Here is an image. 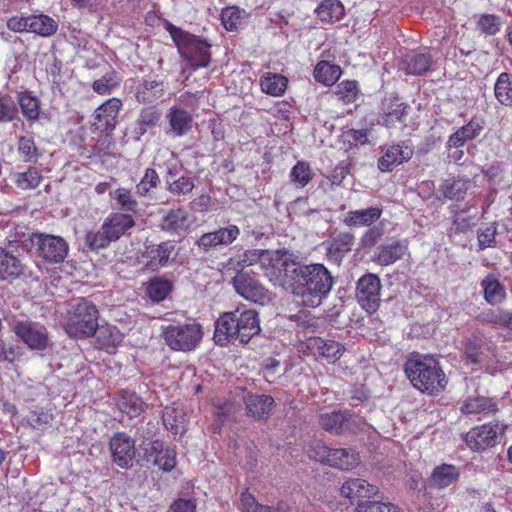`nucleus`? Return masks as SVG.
I'll return each instance as SVG.
<instances>
[{"label":"nucleus","mask_w":512,"mask_h":512,"mask_svg":"<svg viewBox=\"0 0 512 512\" xmlns=\"http://www.w3.org/2000/svg\"><path fill=\"white\" fill-rule=\"evenodd\" d=\"M354 512H399V509L392 503L380 501H361Z\"/></svg>","instance_id":"57"},{"label":"nucleus","mask_w":512,"mask_h":512,"mask_svg":"<svg viewBox=\"0 0 512 512\" xmlns=\"http://www.w3.org/2000/svg\"><path fill=\"white\" fill-rule=\"evenodd\" d=\"M159 183L160 178L157 172L154 169L148 168L136 186L137 192L142 196H146L151 189L156 188Z\"/></svg>","instance_id":"58"},{"label":"nucleus","mask_w":512,"mask_h":512,"mask_svg":"<svg viewBox=\"0 0 512 512\" xmlns=\"http://www.w3.org/2000/svg\"><path fill=\"white\" fill-rule=\"evenodd\" d=\"M231 283L236 293L248 301L263 305L270 299L268 290L249 271H238Z\"/></svg>","instance_id":"8"},{"label":"nucleus","mask_w":512,"mask_h":512,"mask_svg":"<svg viewBox=\"0 0 512 512\" xmlns=\"http://www.w3.org/2000/svg\"><path fill=\"white\" fill-rule=\"evenodd\" d=\"M478 218L477 215H471L466 212H461L455 215L453 226L456 232L464 233L476 225Z\"/></svg>","instance_id":"64"},{"label":"nucleus","mask_w":512,"mask_h":512,"mask_svg":"<svg viewBox=\"0 0 512 512\" xmlns=\"http://www.w3.org/2000/svg\"><path fill=\"white\" fill-rule=\"evenodd\" d=\"M458 476L459 473L455 466L443 464L434 469L430 482L436 488H445L454 483Z\"/></svg>","instance_id":"41"},{"label":"nucleus","mask_w":512,"mask_h":512,"mask_svg":"<svg viewBox=\"0 0 512 512\" xmlns=\"http://www.w3.org/2000/svg\"><path fill=\"white\" fill-rule=\"evenodd\" d=\"M381 214L382 210L378 207L353 210L346 214L343 222L348 227L370 226L380 218Z\"/></svg>","instance_id":"32"},{"label":"nucleus","mask_w":512,"mask_h":512,"mask_svg":"<svg viewBox=\"0 0 512 512\" xmlns=\"http://www.w3.org/2000/svg\"><path fill=\"white\" fill-rule=\"evenodd\" d=\"M162 421L168 430L173 434H178L184 430L185 413L181 408L167 406L163 411Z\"/></svg>","instance_id":"44"},{"label":"nucleus","mask_w":512,"mask_h":512,"mask_svg":"<svg viewBox=\"0 0 512 512\" xmlns=\"http://www.w3.org/2000/svg\"><path fill=\"white\" fill-rule=\"evenodd\" d=\"M407 250L405 241L391 239L378 246L373 261L381 266H388L401 259Z\"/></svg>","instance_id":"19"},{"label":"nucleus","mask_w":512,"mask_h":512,"mask_svg":"<svg viewBox=\"0 0 512 512\" xmlns=\"http://www.w3.org/2000/svg\"><path fill=\"white\" fill-rule=\"evenodd\" d=\"M221 21L226 30H236L241 23V11L237 7H227L222 10Z\"/></svg>","instance_id":"62"},{"label":"nucleus","mask_w":512,"mask_h":512,"mask_svg":"<svg viewBox=\"0 0 512 512\" xmlns=\"http://www.w3.org/2000/svg\"><path fill=\"white\" fill-rule=\"evenodd\" d=\"M29 31L43 37H49L56 33L57 22L47 15L29 16Z\"/></svg>","instance_id":"43"},{"label":"nucleus","mask_w":512,"mask_h":512,"mask_svg":"<svg viewBox=\"0 0 512 512\" xmlns=\"http://www.w3.org/2000/svg\"><path fill=\"white\" fill-rule=\"evenodd\" d=\"M241 512H289V505L285 502H278L276 507L258 503L250 493L243 492L240 497Z\"/></svg>","instance_id":"35"},{"label":"nucleus","mask_w":512,"mask_h":512,"mask_svg":"<svg viewBox=\"0 0 512 512\" xmlns=\"http://www.w3.org/2000/svg\"><path fill=\"white\" fill-rule=\"evenodd\" d=\"M413 154V146L406 141L391 145L378 160V167L384 172L391 171L395 166L410 160Z\"/></svg>","instance_id":"17"},{"label":"nucleus","mask_w":512,"mask_h":512,"mask_svg":"<svg viewBox=\"0 0 512 512\" xmlns=\"http://www.w3.org/2000/svg\"><path fill=\"white\" fill-rule=\"evenodd\" d=\"M22 113L28 119H37L39 116V101L30 94H21L18 98Z\"/></svg>","instance_id":"56"},{"label":"nucleus","mask_w":512,"mask_h":512,"mask_svg":"<svg viewBox=\"0 0 512 512\" xmlns=\"http://www.w3.org/2000/svg\"><path fill=\"white\" fill-rule=\"evenodd\" d=\"M135 225L131 214L112 213L103 222L102 229H106L112 241L118 240L125 232Z\"/></svg>","instance_id":"21"},{"label":"nucleus","mask_w":512,"mask_h":512,"mask_svg":"<svg viewBox=\"0 0 512 512\" xmlns=\"http://www.w3.org/2000/svg\"><path fill=\"white\" fill-rule=\"evenodd\" d=\"M336 94L345 103H352L358 95V84L354 80H346L336 87Z\"/></svg>","instance_id":"59"},{"label":"nucleus","mask_w":512,"mask_h":512,"mask_svg":"<svg viewBox=\"0 0 512 512\" xmlns=\"http://www.w3.org/2000/svg\"><path fill=\"white\" fill-rule=\"evenodd\" d=\"M160 335L170 349L188 352L198 346L203 331L201 325L196 322H176L162 325Z\"/></svg>","instance_id":"6"},{"label":"nucleus","mask_w":512,"mask_h":512,"mask_svg":"<svg viewBox=\"0 0 512 512\" xmlns=\"http://www.w3.org/2000/svg\"><path fill=\"white\" fill-rule=\"evenodd\" d=\"M194 182L192 178L181 176L172 181L167 180V190L173 195H187L192 192Z\"/></svg>","instance_id":"55"},{"label":"nucleus","mask_w":512,"mask_h":512,"mask_svg":"<svg viewBox=\"0 0 512 512\" xmlns=\"http://www.w3.org/2000/svg\"><path fill=\"white\" fill-rule=\"evenodd\" d=\"M261 331L258 313L253 309H235L220 315L215 323L214 341L226 346L239 341L247 344Z\"/></svg>","instance_id":"2"},{"label":"nucleus","mask_w":512,"mask_h":512,"mask_svg":"<svg viewBox=\"0 0 512 512\" xmlns=\"http://www.w3.org/2000/svg\"><path fill=\"white\" fill-rule=\"evenodd\" d=\"M240 230L236 225H228L218 230L202 234L194 245L202 252L208 253L218 247L232 244L239 236Z\"/></svg>","instance_id":"13"},{"label":"nucleus","mask_w":512,"mask_h":512,"mask_svg":"<svg viewBox=\"0 0 512 512\" xmlns=\"http://www.w3.org/2000/svg\"><path fill=\"white\" fill-rule=\"evenodd\" d=\"M468 187V180L449 178L442 182L439 191L445 198L460 200L464 197Z\"/></svg>","instance_id":"45"},{"label":"nucleus","mask_w":512,"mask_h":512,"mask_svg":"<svg viewBox=\"0 0 512 512\" xmlns=\"http://www.w3.org/2000/svg\"><path fill=\"white\" fill-rule=\"evenodd\" d=\"M483 126L478 120H471L453 133L447 142L449 148L462 147L468 140L474 139L482 131Z\"/></svg>","instance_id":"34"},{"label":"nucleus","mask_w":512,"mask_h":512,"mask_svg":"<svg viewBox=\"0 0 512 512\" xmlns=\"http://www.w3.org/2000/svg\"><path fill=\"white\" fill-rule=\"evenodd\" d=\"M112 241L109 234L106 233V229H100L98 231H90L85 236V245L90 250H99L106 248Z\"/></svg>","instance_id":"54"},{"label":"nucleus","mask_w":512,"mask_h":512,"mask_svg":"<svg viewBox=\"0 0 512 512\" xmlns=\"http://www.w3.org/2000/svg\"><path fill=\"white\" fill-rule=\"evenodd\" d=\"M496 99L505 106L512 105V75L506 72L501 73L494 85Z\"/></svg>","instance_id":"47"},{"label":"nucleus","mask_w":512,"mask_h":512,"mask_svg":"<svg viewBox=\"0 0 512 512\" xmlns=\"http://www.w3.org/2000/svg\"><path fill=\"white\" fill-rule=\"evenodd\" d=\"M504 432V427L499 424H484L472 428L465 436L467 446L476 452L485 451L498 443L499 434Z\"/></svg>","instance_id":"11"},{"label":"nucleus","mask_w":512,"mask_h":512,"mask_svg":"<svg viewBox=\"0 0 512 512\" xmlns=\"http://www.w3.org/2000/svg\"><path fill=\"white\" fill-rule=\"evenodd\" d=\"M37 251L41 258L49 263H61L68 255V243L60 236L35 234Z\"/></svg>","instance_id":"10"},{"label":"nucleus","mask_w":512,"mask_h":512,"mask_svg":"<svg viewBox=\"0 0 512 512\" xmlns=\"http://www.w3.org/2000/svg\"><path fill=\"white\" fill-rule=\"evenodd\" d=\"M161 115V111L154 106L143 108L135 123L134 133L137 138H140L148 130L155 127L159 122Z\"/></svg>","instance_id":"36"},{"label":"nucleus","mask_w":512,"mask_h":512,"mask_svg":"<svg viewBox=\"0 0 512 512\" xmlns=\"http://www.w3.org/2000/svg\"><path fill=\"white\" fill-rule=\"evenodd\" d=\"M192 225L188 211L182 207L170 209L160 221V228L170 234L181 235Z\"/></svg>","instance_id":"18"},{"label":"nucleus","mask_w":512,"mask_h":512,"mask_svg":"<svg viewBox=\"0 0 512 512\" xmlns=\"http://www.w3.org/2000/svg\"><path fill=\"white\" fill-rule=\"evenodd\" d=\"M318 422L323 430L335 435L354 432L356 425V419L347 411L321 413Z\"/></svg>","instance_id":"15"},{"label":"nucleus","mask_w":512,"mask_h":512,"mask_svg":"<svg viewBox=\"0 0 512 512\" xmlns=\"http://www.w3.org/2000/svg\"><path fill=\"white\" fill-rule=\"evenodd\" d=\"M24 265L21 260L8 250L0 247V279H16L23 274Z\"/></svg>","instance_id":"29"},{"label":"nucleus","mask_w":512,"mask_h":512,"mask_svg":"<svg viewBox=\"0 0 512 512\" xmlns=\"http://www.w3.org/2000/svg\"><path fill=\"white\" fill-rule=\"evenodd\" d=\"M281 269V279L276 282L287 289L306 307H318L329 295L334 278L330 271L319 263L300 265L287 254Z\"/></svg>","instance_id":"1"},{"label":"nucleus","mask_w":512,"mask_h":512,"mask_svg":"<svg viewBox=\"0 0 512 512\" xmlns=\"http://www.w3.org/2000/svg\"><path fill=\"white\" fill-rule=\"evenodd\" d=\"M174 250L175 245L170 241L147 246L143 255L147 259L146 267L154 271L166 266Z\"/></svg>","instance_id":"20"},{"label":"nucleus","mask_w":512,"mask_h":512,"mask_svg":"<svg viewBox=\"0 0 512 512\" xmlns=\"http://www.w3.org/2000/svg\"><path fill=\"white\" fill-rule=\"evenodd\" d=\"M287 253L270 250H248L240 256L239 264L252 266L259 263L265 275L270 281L276 282L281 279V269L284 267Z\"/></svg>","instance_id":"7"},{"label":"nucleus","mask_w":512,"mask_h":512,"mask_svg":"<svg viewBox=\"0 0 512 512\" xmlns=\"http://www.w3.org/2000/svg\"><path fill=\"white\" fill-rule=\"evenodd\" d=\"M166 29L183 57L193 69L207 67L210 63V44L182 29L167 23Z\"/></svg>","instance_id":"5"},{"label":"nucleus","mask_w":512,"mask_h":512,"mask_svg":"<svg viewBox=\"0 0 512 512\" xmlns=\"http://www.w3.org/2000/svg\"><path fill=\"white\" fill-rule=\"evenodd\" d=\"M121 412L130 418L139 416L145 408V403L135 393L124 392L117 403Z\"/></svg>","instance_id":"46"},{"label":"nucleus","mask_w":512,"mask_h":512,"mask_svg":"<svg viewBox=\"0 0 512 512\" xmlns=\"http://www.w3.org/2000/svg\"><path fill=\"white\" fill-rule=\"evenodd\" d=\"M332 449L327 447L326 444L320 440L313 441L308 449L309 458L319 461L328 465Z\"/></svg>","instance_id":"60"},{"label":"nucleus","mask_w":512,"mask_h":512,"mask_svg":"<svg viewBox=\"0 0 512 512\" xmlns=\"http://www.w3.org/2000/svg\"><path fill=\"white\" fill-rule=\"evenodd\" d=\"M166 118L169 124L167 133L174 137L185 135L192 127L191 115L180 107H171Z\"/></svg>","instance_id":"24"},{"label":"nucleus","mask_w":512,"mask_h":512,"mask_svg":"<svg viewBox=\"0 0 512 512\" xmlns=\"http://www.w3.org/2000/svg\"><path fill=\"white\" fill-rule=\"evenodd\" d=\"M315 12L322 22L332 23L344 16V7L339 0H323Z\"/></svg>","instance_id":"38"},{"label":"nucleus","mask_w":512,"mask_h":512,"mask_svg":"<svg viewBox=\"0 0 512 512\" xmlns=\"http://www.w3.org/2000/svg\"><path fill=\"white\" fill-rule=\"evenodd\" d=\"M261 89L271 96H281L287 87V79L280 74L267 73L261 78Z\"/></svg>","instance_id":"49"},{"label":"nucleus","mask_w":512,"mask_h":512,"mask_svg":"<svg viewBox=\"0 0 512 512\" xmlns=\"http://www.w3.org/2000/svg\"><path fill=\"white\" fill-rule=\"evenodd\" d=\"M113 462L123 469L133 466L136 448L135 441L124 432L115 433L109 441Z\"/></svg>","instance_id":"12"},{"label":"nucleus","mask_w":512,"mask_h":512,"mask_svg":"<svg viewBox=\"0 0 512 512\" xmlns=\"http://www.w3.org/2000/svg\"><path fill=\"white\" fill-rule=\"evenodd\" d=\"M377 487L370 484L365 479L351 478L343 483L340 492L341 495L348 499H355L358 497L370 498L377 493Z\"/></svg>","instance_id":"25"},{"label":"nucleus","mask_w":512,"mask_h":512,"mask_svg":"<svg viewBox=\"0 0 512 512\" xmlns=\"http://www.w3.org/2000/svg\"><path fill=\"white\" fill-rule=\"evenodd\" d=\"M16 185L21 189H34L36 188L41 179V175L36 168H29L23 173L14 174Z\"/></svg>","instance_id":"53"},{"label":"nucleus","mask_w":512,"mask_h":512,"mask_svg":"<svg viewBox=\"0 0 512 512\" xmlns=\"http://www.w3.org/2000/svg\"><path fill=\"white\" fill-rule=\"evenodd\" d=\"M479 29L488 35H494L500 30L501 22L499 17L493 14H483L477 22Z\"/></svg>","instance_id":"63"},{"label":"nucleus","mask_w":512,"mask_h":512,"mask_svg":"<svg viewBox=\"0 0 512 512\" xmlns=\"http://www.w3.org/2000/svg\"><path fill=\"white\" fill-rule=\"evenodd\" d=\"M432 64V56L429 53L411 52L401 60V69L407 74L420 76L426 73Z\"/></svg>","instance_id":"26"},{"label":"nucleus","mask_w":512,"mask_h":512,"mask_svg":"<svg viewBox=\"0 0 512 512\" xmlns=\"http://www.w3.org/2000/svg\"><path fill=\"white\" fill-rule=\"evenodd\" d=\"M22 355V349L16 344L0 340V362L14 363Z\"/></svg>","instance_id":"61"},{"label":"nucleus","mask_w":512,"mask_h":512,"mask_svg":"<svg viewBox=\"0 0 512 512\" xmlns=\"http://www.w3.org/2000/svg\"><path fill=\"white\" fill-rule=\"evenodd\" d=\"M461 411L465 414L488 415L496 412L497 406L490 398L477 396L468 398L463 403Z\"/></svg>","instance_id":"37"},{"label":"nucleus","mask_w":512,"mask_h":512,"mask_svg":"<svg viewBox=\"0 0 512 512\" xmlns=\"http://www.w3.org/2000/svg\"><path fill=\"white\" fill-rule=\"evenodd\" d=\"M313 173L310 165L304 161H298L290 172L291 182L298 188L305 187L312 179Z\"/></svg>","instance_id":"51"},{"label":"nucleus","mask_w":512,"mask_h":512,"mask_svg":"<svg viewBox=\"0 0 512 512\" xmlns=\"http://www.w3.org/2000/svg\"><path fill=\"white\" fill-rule=\"evenodd\" d=\"M112 197L116 201V204L120 210L130 213H137L138 202L130 190L122 187L117 188L112 193Z\"/></svg>","instance_id":"50"},{"label":"nucleus","mask_w":512,"mask_h":512,"mask_svg":"<svg viewBox=\"0 0 512 512\" xmlns=\"http://www.w3.org/2000/svg\"><path fill=\"white\" fill-rule=\"evenodd\" d=\"M98 347L109 353L113 352L115 348L122 342V334L120 331L110 325H99L94 333Z\"/></svg>","instance_id":"30"},{"label":"nucleus","mask_w":512,"mask_h":512,"mask_svg":"<svg viewBox=\"0 0 512 512\" xmlns=\"http://www.w3.org/2000/svg\"><path fill=\"white\" fill-rule=\"evenodd\" d=\"M173 284L163 277H152L148 282L146 293L153 302H161L167 298L172 291Z\"/></svg>","instance_id":"42"},{"label":"nucleus","mask_w":512,"mask_h":512,"mask_svg":"<svg viewBox=\"0 0 512 512\" xmlns=\"http://www.w3.org/2000/svg\"><path fill=\"white\" fill-rule=\"evenodd\" d=\"M481 285L484 290V298L489 304L496 305L505 299L506 291L495 276L487 275Z\"/></svg>","instance_id":"40"},{"label":"nucleus","mask_w":512,"mask_h":512,"mask_svg":"<svg viewBox=\"0 0 512 512\" xmlns=\"http://www.w3.org/2000/svg\"><path fill=\"white\" fill-rule=\"evenodd\" d=\"M405 373L413 386L422 392H440L447 384L439 361L431 355L413 354L405 363Z\"/></svg>","instance_id":"3"},{"label":"nucleus","mask_w":512,"mask_h":512,"mask_svg":"<svg viewBox=\"0 0 512 512\" xmlns=\"http://www.w3.org/2000/svg\"><path fill=\"white\" fill-rule=\"evenodd\" d=\"M17 151L24 162L36 163L39 157L35 142L30 137H20L18 140Z\"/></svg>","instance_id":"52"},{"label":"nucleus","mask_w":512,"mask_h":512,"mask_svg":"<svg viewBox=\"0 0 512 512\" xmlns=\"http://www.w3.org/2000/svg\"><path fill=\"white\" fill-rule=\"evenodd\" d=\"M341 73L340 66L330 64L328 61H320L315 66L313 75L319 83L331 86L340 78Z\"/></svg>","instance_id":"39"},{"label":"nucleus","mask_w":512,"mask_h":512,"mask_svg":"<svg viewBox=\"0 0 512 512\" xmlns=\"http://www.w3.org/2000/svg\"><path fill=\"white\" fill-rule=\"evenodd\" d=\"M360 463L359 453L352 448L332 449L328 465L341 470H352Z\"/></svg>","instance_id":"27"},{"label":"nucleus","mask_w":512,"mask_h":512,"mask_svg":"<svg viewBox=\"0 0 512 512\" xmlns=\"http://www.w3.org/2000/svg\"><path fill=\"white\" fill-rule=\"evenodd\" d=\"M408 105L397 96H388L382 102L383 120L387 126L402 122L407 114Z\"/></svg>","instance_id":"28"},{"label":"nucleus","mask_w":512,"mask_h":512,"mask_svg":"<svg viewBox=\"0 0 512 512\" xmlns=\"http://www.w3.org/2000/svg\"><path fill=\"white\" fill-rule=\"evenodd\" d=\"M14 333L32 350H44L48 344L45 327L34 322H17L13 326Z\"/></svg>","instance_id":"14"},{"label":"nucleus","mask_w":512,"mask_h":512,"mask_svg":"<svg viewBox=\"0 0 512 512\" xmlns=\"http://www.w3.org/2000/svg\"><path fill=\"white\" fill-rule=\"evenodd\" d=\"M354 236L349 232H340L328 241L327 256L339 264L344 256L352 250Z\"/></svg>","instance_id":"23"},{"label":"nucleus","mask_w":512,"mask_h":512,"mask_svg":"<svg viewBox=\"0 0 512 512\" xmlns=\"http://www.w3.org/2000/svg\"><path fill=\"white\" fill-rule=\"evenodd\" d=\"M244 401L247 414L256 419L268 415L274 404V399L269 395H248Z\"/></svg>","instance_id":"33"},{"label":"nucleus","mask_w":512,"mask_h":512,"mask_svg":"<svg viewBox=\"0 0 512 512\" xmlns=\"http://www.w3.org/2000/svg\"><path fill=\"white\" fill-rule=\"evenodd\" d=\"M164 95V83L161 80H143L136 88V99L143 104L152 103Z\"/></svg>","instance_id":"31"},{"label":"nucleus","mask_w":512,"mask_h":512,"mask_svg":"<svg viewBox=\"0 0 512 512\" xmlns=\"http://www.w3.org/2000/svg\"><path fill=\"white\" fill-rule=\"evenodd\" d=\"M144 457L163 471H171L176 465V453L174 449L164 447L163 443L148 441L143 445Z\"/></svg>","instance_id":"16"},{"label":"nucleus","mask_w":512,"mask_h":512,"mask_svg":"<svg viewBox=\"0 0 512 512\" xmlns=\"http://www.w3.org/2000/svg\"><path fill=\"white\" fill-rule=\"evenodd\" d=\"M98 328V310L85 298L70 302L65 331L70 337L85 338L94 335Z\"/></svg>","instance_id":"4"},{"label":"nucleus","mask_w":512,"mask_h":512,"mask_svg":"<svg viewBox=\"0 0 512 512\" xmlns=\"http://www.w3.org/2000/svg\"><path fill=\"white\" fill-rule=\"evenodd\" d=\"M315 348L318 355L327 359L329 362H335L338 360L345 350L341 343L321 338L315 340Z\"/></svg>","instance_id":"48"},{"label":"nucleus","mask_w":512,"mask_h":512,"mask_svg":"<svg viewBox=\"0 0 512 512\" xmlns=\"http://www.w3.org/2000/svg\"><path fill=\"white\" fill-rule=\"evenodd\" d=\"M121 107L122 102L118 98H111L99 106L95 110V120L99 123L98 128H102L104 131L114 129Z\"/></svg>","instance_id":"22"},{"label":"nucleus","mask_w":512,"mask_h":512,"mask_svg":"<svg viewBox=\"0 0 512 512\" xmlns=\"http://www.w3.org/2000/svg\"><path fill=\"white\" fill-rule=\"evenodd\" d=\"M381 281L376 274L363 275L357 282L356 297L361 307L368 313L377 311L380 306Z\"/></svg>","instance_id":"9"}]
</instances>
